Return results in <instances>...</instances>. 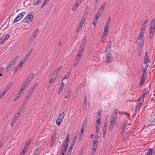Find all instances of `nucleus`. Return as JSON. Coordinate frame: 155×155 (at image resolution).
Returning <instances> with one entry per match:
<instances>
[{"label":"nucleus","instance_id":"48","mask_svg":"<svg viewBox=\"0 0 155 155\" xmlns=\"http://www.w3.org/2000/svg\"><path fill=\"white\" fill-rule=\"evenodd\" d=\"M101 112L100 111H99L97 116V119H99V118L100 119H101Z\"/></svg>","mask_w":155,"mask_h":155},{"label":"nucleus","instance_id":"25","mask_svg":"<svg viewBox=\"0 0 155 155\" xmlns=\"http://www.w3.org/2000/svg\"><path fill=\"white\" fill-rule=\"evenodd\" d=\"M42 1V0H36V1L35 3L33 4V5L34 6L38 5H40L41 2Z\"/></svg>","mask_w":155,"mask_h":155},{"label":"nucleus","instance_id":"11","mask_svg":"<svg viewBox=\"0 0 155 155\" xmlns=\"http://www.w3.org/2000/svg\"><path fill=\"white\" fill-rule=\"evenodd\" d=\"M87 12H86V11H85V13L83 15V17L82 18L81 20L80 21V23H81V24L82 25H83V24L84 22L85 19L87 18Z\"/></svg>","mask_w":155,"mask_h":155},{"label":"nucleus","instance_id":"63","mask_svg":"<svg viewBox=\"0 0 155 155\" xmlns=\"http://www.w3.org/2000/svg\"><path fill=\"white\" fill-rule=\"evenodd\" d=\"M24 64V62H23V61H21L19 63V64L18 65L20 68H21L22 67V65Z\"/></svg>","mask_w":155,"mask_h":155},{"label":"nucleus","instance_id":"54","mask_svg":"<svg viewBox=\"0 0 155 155\" xmlns=\"http://www.w3.org/2000/svg\"><path fill=\"white\" fill-rule=\"evenodd\" d=\"M20 68H21L18 65L16 66L14 69V74Z\"/></svg>","mask_w":155,"mask_h":155},{"label":"nucleus","instance_id":"56","mask_svg":"<svg viewBox=\"0 0 155 155\" xmlns=\"http://www.w3.org/2000/svg\"><path fill=\"white\" fill-rule=\"evenodd\" d=\"M83 51H79L77 55L81 57L83 54Z\"/></svg>","mask_w":155,"mask_h":155},{"label":"nucleus","instance_id":"44","mask_svg":"<svg viewBox=\"0 0 155 155\" xmlns=\"http://www.w3.org/2000/svg\"><path fill=\"white\" fill-rule=\"evenodd\" d=\"M144 97H144V96H141V97H140L139 99L138 100V101H140V102L141 103H142L143 101Z\"/></svg>","mask_w":155,"mask_h":155},{"label":"nucleus","instance_id":"58","mask_svg":"<svg viewBox=\"0 0 155 155\" xmlns=\"http://www.w3.org/2000/svg\"><path fill=\"white\" fill-rule=\"evenodd\" d=\"M6 93V92L4 91L1 94H0V98H1Z\"/></svg>","mask_w":155,"mask_h":155},{"label":"nucleus","instance_id":"59","mask_svg":"<svg viewBox=\"0 0 155 155\" xmlns=\"http://www.w3.org/2000/svg\"><path fill=\"white\" fill-rule=\"evenodd\" d=\"M97 144L92 143V148H94V149H97Z\"/></svg>","mask_w":155,"mask_h":155},{"label":"nucleus","instance_id":"57","mask_svg":"<svg viewBox=\"0 0 155 155\" xmlns=\"http://www.w3.org/2000/svg\"><path fill=\"white\" fill-rule=\"evenodd\" d=\"M79 135L80 136V137H78V138L79 140H81L82 139L84 136V134H79Z\"/></svg>","mask_w":155,"mask_h":155},{"label":"nucleus","instance_id":"24","mask_svg":"<svg viewBox=\"0 0 155 155\" xmlns=\"http://www.w3.org/2000/svg\"><path fill=\"white\" fill-rule=\"evenodd\" d=\"M142 105V103H140L138 104L136 106L135 110V111H137L141 107Z\"/></svg>","mask_w":155,"mask_h":155},{"label":"nucleus","instance_id":"42","mask_svg":"<svg viewBox=\"0 0 155 155\" xmlns=\"http://www.w3.org/2000/svg\"><path fill=\"white\" fill-rule=\"evenodd\" d=\"M126 126H127V124L126 123H124V124H123L122 127V130H121V132L122 133H123L124 132V131L126 128Z\"/></svg>","mask_w":155,"mask_h":155},{"label":"nucleus","instance_id":"37","mask_svg":"<svg viewBox=\"0 0 155 155\" xmlns=\"http://www.w3.org/2000/svg\"><path fill=\"white\" fill-rule=\"evenodd\" d=\"M153 150L152 149H149L146 155H152Z\"/></svg>","mask_w":155,"mask_h":155},{"label":"nucleus","instance_id":"6","mask_svg":"<svg viewBox=\"0 0 155 155\" xmlns=\"http://www.w3.org/2000/svg\"><path fill=\"white\" fill-rule=\"evenodd\" d=\"M61 66H59L54 71V73H53L51 77L53 76V75L55 76V77H57L58 76V74L60 71L61 70Z\"/></svg>","mask_w":155,"mask_h":155},{"label":"nucleus","instance_id":"1","mask_svg":"<svg viewBox=\"0 0 155 155\" xmlns=\"http://www.w3.org/2000/svg\"><path fill=\"white\" fill-rule=\"evenodd\" d=\"M34 16V13L33 12H30L28 15L26 16L22 20V21L26 23H28L31 22Z\"/></svg>","mask_w":155,"mask_h":155},{"label":"nucleus","instance_id":"50","mask_svg":"<svg viewBox=\"0 0 155 155\" xmlns=\"http://www.w3.org/2000/svg\"><path fill=\"white\" fill-rule=\"evenodd\" d=\"M78 5L77 4H75V5L72 8V10L74 11L78 7Z\"/></svg>","mask_w":155,"mask_h":155},{"label":"nucleus","instance_id":"4","mask_svg":"<svg viewBox=\"0 0 155 155\" xmlns=\"http://www.w3.org/2000/svg\"><path fill=\"white\" fill-rule=\"evenodd\" d=\"M111 55L112 53H106V56L104 58V61L106 62H110L112 60L111 58Z\"/></svg>","mask_w":155,"mask_h":155},{"label":"nucleus","instance_id":"9","mask_svg":"<svg viewBox=\"0 0 155 155\" xmlns=\"http://www.w3.org/2000/svg\"><path fill=\"white\" fill-rule=\"evenodd\" d=\"M111 43H110L108 44L106 46V53H112V49L111 48Z\"/></svg>","mask_w":155,"mask_h":155},{"label":"nucleus","instance_id":"27","mask_svg":"<svg viewBox=\"0 0 155 155\" xmlns=\"http://www.w3.org/2000/svg\"><path fill=\"white\" fill-rule=\"evenodd\" d=\"M87 97L86 96L85 97H84V103L83 104L84 107H85V108H86L87 107Z\"/></svg>","mask_w":155,"mask_h":155},{"label":"nucleus","instance_id":"20","mask_svg":"<svg viewBox=\"0 0 155 155\" xmlns=\"http://www.w3.org/2000/svg\"><path fill=\"white\" fill-rule=\"evenodd\" d=\"M64 84L63 82H62L61 84V86L59 88L58 91V94H60L62 92L64 86Z\"/></svg>","mask_w":155,"mask_h":155},{"label":"nucleus","instance_id":"34","mask_svg":"<svg viewBox=\"0 0 155 155\" xmlns=\"http://www.w3.org/2000/svg\"><path fill=\"white\" fill-rule=\"evenodd\" d=\"M12 84V83H10L8 84L7 85V86H6L5 89H4V91H5V92H7L8 90L10 88L11 85Z\"/></svg>","mask_w":155,"mask_h":155},{"label":"nucleus","instance_id":"62","mask_svg":"<svg viewBox=\"0 0 155 155\" xmlns=\"http://www.w3.org/2000/svg\"><path fill=\"white\" fill-rule=\"evenodd\" d=\"M31 54H29V53H27L26 54V55L25 57V58H26V60H27L29 57L30 56Z\"/></svg>","mask_w":155,"mask_h":155},{"label":"nucleus","instance_id":"2","mask_svg":"<svg viewBox=\"0 0 155 155\" xmlns=\"http://www.w3.org/2000/svg\"><path fill=\"white\" fill-rule=\"evenodd\" d=\"M64 113L62 112L61 113L60 115L58 116V118L56 120V124L58 126H60V124L62 122L64 117Z\"/></svg>","mask_w":155,"mask_h":155},{"label":"nucleus","instance_id":"22","mask_svg":"<svg viewBox=\"0 0 155 155\" xmlns=\"http://www.w3.org/2000/svg\"><path fill=\"white\" fill-rule=\"evenodd\" d=\"M149 62V57H146V58H144V63L146 64L147 67L148 66Z\"/></svg>","mask_w":155,"mask_h":155},{"label":"nucleus","instance_id":"30","mask_svg":"<svg viewBox=\"0 0 155 155\" xmlns=\"http://www.w3.org/2000/svg\"><path fill=\"white\" fill-rule=\"evenodd\" d=\"M154 30L153 31V30L152 31L151 30H150V33L149 35V37L150 39H151L153 37V35L154 34Z\"/></svg>","mask_w":155,"mask_h":155},{"label":"nucleus","instance_id":"39","mask_svg":"<svg viewBox=\"0 0 155 155\" xmlns=\"http://www.w3.org/2000/svg\"><path fill=\"white\" fill-rule=\"evenodd\" d=\"M82 26V25L81 24V23H79L76 30V32H78L79 31Z\"/></svg>","mask_w":155,"mask_h":155},{"label":"nucleus","instance_id":"45","mask_svg":"<svg viewBox=\"0 0 155 155\" xmlns=\"http://www.w3.org/2000/svg\"><path fill=\"white\" fill-rule=\"evenodd\" d=\"M142 48H143V46H141V47H140L138 49V54L139 56H140L141 55V51H142Z\"/></svg>","mask_w":155,"mask_h":155},{"label":"nucleus","instance_id":"16","mask_svg":"<svg viewBox=\"0 0 155 155\" xmlns=\"http://www.w3.org/2000/svg\"><path fill=\"white\" fill-rule=\"evenodd\" d=\"M115 122L114 121H111L109 125V129L111 130L114 127L115 125Z\"/></svg>","mask_w":155,"mask_h":155},{"label":"nucleus","instance_id":"49","mask_svg":"<svg viewBox=\"0 0 155 155\" xmlns=\"http://www.w3.org/2000/svg\"><path fill=\"white\" fill-rule=\"evenodd\" d=\"M11 66L9 64L6 67L5 71L6 72H7L11 68Z\"/></svg>","mask_w":155,"mask_h":155},{"label":"nucleus","instance_id":"33","mask_svg":"<svg viewBox=\"0 0 155 155\" xmlns=\"http://www.w3.org/2000/svg\"><path fill=\"white\" fill-rule=\"evenodd\" d=\"M54 77L51 78L49 81L50 84H52L54 81H55L56 78V77H55V76H54Z\"/></svg>","mask_w":155,"mask_h":155},{"label":"nucleus","instance_id":"3","mask_svg":"<svg viewBox=\"0 0 155 155\" xmlns=\"http://www.w3.org/2000/svg\"><path fill=\"white\" fill-rule=\"evenodd\" d=\"M18 111V112L16 114L11 122V124L12 126V127L15 122L18 118L19 117V115L22 111V110L21 109H20Z\"/></svg>","mask_w":155,"mask_h":155},{"label":"nucleus","instance_id":"28","mask_svg":"<svg viewBox=\"0 0 155 155\" xmlns=\"http://www.w3.org/2000/svg\"><path fill=\"white\" fill-rule=\"evenodd\" d=\"M56 132H54L53 133L51 137V141H54L55 140V138L56 137Z\"/></svg>","mask_w":155,"mask_h":155},{"label":"nucleus","instance_id":"10","mask_svg":"<svg viewBox=\"0 0 155 155\" xmlns=\"http://www.w3.org/2000/svg\"><path fill=\"white\" fill-rule=\"evenodd\" d=\"M150 30H151L152 31L153 30H154V29L155 28V19L153 18L152 19L151 22L150 24Z\"/></svg>","mask_w":155,"mask_h":155},{"label":"nucleus","instance_id":"41","mask_svg":"<svg viewBox=\"0 0 155 155\" xmlns=\"http://www.w3.org/2000/svg\"><path fill=\"white\" fill-rule=\"evenodd\" d=\"M144 31H145L144 28H142L140 29V34L139 35H142L143 36Z\"/></svg>","mask_w":155,"mask_h":155},{"label":"nucleus","instance_id":"18","mask_svg":"<svg viewBox=\"0 0 155 155\" xmlns=\"http://www.w3.org/2000/svg\"><path fill=\"white\" fill-rule=\"evenodd\" d=\"M31 141V139H29L26 142L24 148H25V149H26L27 150L28 147L30 144Z\"/></svg>","mask_w":155,"mask_h":155},{"label":"nucleus","instance_id":"38","mask_svg":"<svg viewBox=\"0 0 155 155\" xmlns=\"http://www.w3.org/2000/svg\"><path fill=\"white\" fill-rule=\"evenodd\" d=\"M98 137H97V136L95 137L93 139V143H96L97 144V141L98 140Z\"/></svg>","mask_w":155,"mask_h":155},{"label":"nucleus","instance_id":"64","mask_svg":"<svg viewBox=\"0 0 155 155\" xmlns=\"http://www.w3.org/2000/svg\"><path fill=\"white\" fill-rule=\"evenodd\" d=\"M81 58V57L77 55L75 59V61H79L80 60Z\"/></svg>","mask_w":155,"mask_h":155},{"label":"nucleus","instance_id":"40","mask_svg":"<svg viewBox=\"0 0 155 155\" xmlns=\"http://www.w3.org/2000/svg\"><path fill=\"white\" fill-rule=\"evenodd\" d=\"M144 31H145L144 28H142L140 29V34L139 35H142L143 36Z\"/></svg>","mask_w":155,"mask_h":155},{"label":"nucleus","instance_id":"46","mask_svg":"<svg viewBox=\"0 0 155 155\" xmlns=\"http://www.w3.org/2000/svg\"><path fill=\"white\" fill-rule=\"evenodd\" d=\"M99 0H94V5L95 8H97L98 5V2Z\"/></svg>","mask_w":155,"mask_h":155},{"label":"nucleus","instance_id":"14","mask_svg":"<svg viewBox=\"0 0 155 155\" xmlns=\"http://www.w3.org/2000/svg\"><path fill=\"white\" fill-rule=\"evenodd\" d=\"M143 36L142 35H139L138 37L137 41L140 44V46H143V43L142 42V38Z\"/></svg>","mask_w":155,"mask_h":155},{"label":"nucleus","instance_id":"21","mask_svg":"<svg viewBox=\"0 0 155 155\" xmlns=\"http://www.w3.org/2000/svg\"><path fill=\"white\" fill-rule=\"evenodd\" d=\"M106 5V3L105 2H104L102 5L101 8L99 9L98 11L102 13L104 11Z\"/></svg>","mask_w":155,"mask_h":155},{"label":"nucleus","instance_id":"32","mask_svg":"<svg viewBox=\"0 0 155 155\" xmlns=\"http://www.w3.org/2000/svg\"><path fill=\"white\" fill-rule=\"evenodd\" d=\"M102 13L101 12H98L95 16V17L94 18L98 19L100 17L101 15L102 14Z\"/></svg>","mask_w":155,"mask_h":155},{"label":"nucleus","instance_id":"29","mask_svg":"<svg viewBox=\"0 0 155 155\" xmlns=\"http://www.w3.org/2000/svg\"><path fill=\"white\" fill-rule=\"evenodd\" d=\"M34 74L33 73H31L28 76L27 79L29 80L30 81H31L34 77Z\"/></svg>","mask_w":155,"mask_h":155},{"label":"nucleus","instance_id":"5","mask_svg":"<svg viewBox=\"0 0 155 155\" xmlns=\"http://www.w3.org/2000/svg\"><path fill=\"white\" fill-rule=\"evenodd\" d=\"M10 35L8 34H5L3 35L0 39V45L4 43V41H5L10 37Z\"/></svg>","mask_w":155,"mask_h":155},{"label":"nucleus","instance_id":"55","mask_svg":"<svg viewBox=\"0 0 155 155\" xmlns=\"http://www.w3.org/2000/svg\"><path fill=\"white\" fill-rule=\"evenodd\" d=\"M110 24L106 23L105 26L104 28V30H107L108 29L109 27L110 26Z\"/></svg>","mask_w":155,"mask_h":155},{"label":"nucleus","instance_id":"13","mask_svg":"<svg viewBox=\"0 0 155 155\" xmlns=\"http://www.w3.org/2000/svg\"><path fill=\"white\" fill-rule=\"evenodd\" d=\"M39 30L38 28L36 29L34 31L33 35L31 36L30 39H32L35 37L38 33Z\"/></svg>","mask_w":155,"mask_h":155},{"label":"nucleus","instance_id":"60","mask_svg":"<svg viewBox=\"0 0 155 155\" xmlns=\"http://www.w3.org/2000/svg\"><path fill=\"white\" fill-rule=\"evenodd\" d=\"M96 149H94V148H92L91 154L92 155H94V154Z\"/></svg>","mask_w":155,"mask_h":155},{"label":"nucleus","instance_id":"47","mask_svg":"<svg viewBox=\"0 0 155 155\" xmlns=\"http://www.w3.org/2000/svg\"><path fill=\"white\" fill-rule=\"evenodd\" d=\"M70 75L69 74H66L62 78V81L64 80L65 79H67L69 76Z\"/></svg>","mask_w":155,"mask_h":155},{"label":"nucleus","instance_id":"43","mask_svg":"<svg viewBox=\"0 0 155 155\" xmlns=\"http://www.w3.org/2000/svg\"><path fill=\"white\" fill-rule=\"evenodd\" d=\"M106 129H107V127H106L105 126H104L103 129V137L104 138L105 137V134L106 132Z\"/></svg>","mask_w":155,"mask_h":155},{"label":"nucleus","instance_id":"31","mask_svg":"<svg viewBox=\"0 0 155 155\" xmlns=\"http://www.w3.org/2000/svg\"><path fill=\"white\" fill-rule=\"evenodd\" d=\"M49 0H44L41 6V8H42L48 2Z\"/></svg>","mask_w":155,"mask_h":155},{"label":"nucleus","instance_id":"23","mask_svg":"<svg viewBox=\"0 0 155 155\" xmlns=\"http://www.w3.org/2000/svg\"><path fill=\"white\" fill-rule=\"evenodd\" d=\"M35 90L34 87H31L29 91L27 94L30 96Z\"/></svg>","mask_w":155,"mask_h":155},{"label":"nucleus","instance_id":"17","mask_svg":"<svg viewBox=\"0 0 155 155\" xmlns=\"http://www.w3.org/2000/svg\"><path fill=\"white\" fill-rule=\"evenodd\" d=\"M71 94V92L70 90L67 91L64 97V98H69L70 97Z\"/></svg>","mask_w":155,"mask_h":155},{"label":"nucleus","instance_id":"26","mask_svg":"<svg viewBox=\"0 0 155 155\" xmlns=\"http://www.w3.org/2000/svg\"><path fill=\"white\" fill-rule=\"evenodd\" d=\"M118 110H115L113 113L112 115L111 116L112 117H117V113Z\"/></svg>","mask_w":155,"mask_h":155},{"label":"nucleus","instance_id":"19","mask_svg":"<svg viewBox=\"0 0 155 155\" xmlns=\"http://www.w3.org/2000/svg\"><path fill=\"white\" fill-rule=\"evenodd\" d=\"M87 36H85L81 44V45H83V46H85L86 45L87 43Z\"/></svg>","mask_w":155,"mask_h":155},{"label":"nucleus","instance_id":"8","mask_svg":"<svg viewBox=\"0 0 155 155\" xmlns=\"http://www.w3.org/2000/svg\"><path fill=\"white\" fill-rule=\"evenodd\" d=\"M107 30H104L103 32L102 38L101 39V41L103 42L105 39V38L107 35Z\"/></svg>","mask_w":155,"mask_h":155},{"label":"nucleus","instance_id":"15","mask_svg":"<svg viewBox=\"0 0 155 155\" xmlns=\"http://www.w3.org/2000/svg\"><path fill=\"white\" fill-rule=\"evenodd\" d=\"M68 147V143L67 141H65L64 142V144L62 146L61 149L63 150L66 151V150L67 149Z\"/></svg>","mask_w":155,"mask_h":155},{"label":"nucleus","instance_id":"61","mask_svg":"<svg viewBox=\"0 0 155 155\" xmlns=\"http://www.w3.org/2000/svg\"><path fill=\"white\" fill-rule=\"evenodd\" d=\"M97 21V19H95V18H94L92 24L94 25V26H95V25H96Z\"/></svg>","mask_w":155,"mask_h":155},{"label":"nucleus","instance_id":"53","mask_svg":"<svg viewBox=\"0 0 155 155\" xmlns=\"http://www.w3.org/2000/svg\"><path fill=\"white\" fill-rule=\"evenodd\" d=\"M18 18V17L17 16V17H16L15 18V19L13 21V23H16L17 21H19V20Z\"/></svg>","mask_w":155,"mask_h":155},{"label":"nucleus","instance_id":"51","mask_svg":"<svg viewBox=\"0 0 155 155\" xmlns=\"http://www.w3.org/2000/svg\"><path fill=\"white\" fill-rule=\"evenodd\" d=\"M100 125H101L100 124H97L96 125V131H97V130H99V129H100Z\"/></svg>","mask_w":155,"mask_h":155},{"label":"nucleus","instance_id":"7","mask_svg":"<svg viewBox=\"0 0 155 155\" xmlns=\"http://www.w3.org/2000/svg\"><path fill=\"white\" fill-rule=\"evenodd\" d=\"M146 76L147 75H144L143 74H142V75L140 78V81L139 84L140 87H142L143 85L144 84V82L145 81V78L146 77Z\"/></svg>","mask_w":155,"mask_h":155},{"label":"nucleus","instance_id":"36","mask_svg":"<svg viewBox=\"0 0 155 155\" xmlns=\"http://www.w3.org/2000/svg\"><path fill=\"white\" fill-rule=\"evenodd\" d=\"M148 21V20L147 19H146L145 20L143 21V23L142 24V28H145L146 27V25L147 23V22Z\"/></svg>","mask_w":155,"mask_h":155},{"label":"nucleus","instance_id":"12","mask_svg":"<svg viewBox=\"0 0 155 155\" xmlns=\"http://www.w3.org/2000/svg\"><path fill=\"white\" fill-rule=\"evenodd\" d=\"M30 97V96L27 94L26 96L24 98V100L23 101L22 103V107H23L24 105H25L27 103V101L29 99Z\"/></svg>","mask_w":155,"mask_h":155},{"label":"nucleus","instance_id":"52","mask_svg":"<svg viewBox=\"0 0 155 155\" xmlns=\"http://www.w3.org/2000/svg\"><path fill=\"white\" fill-rule=\"evenodd\" d=\"M85 47L84 46H83V45H80V47L79 48V51H83Z\"/></svg>","mask_w":155,"mask_h":155},{"label":"nucleus","instance_id":"35","mask_svg":"<svg viewBox=\"0 0 155 155\" xmlns=\"http://www.w3.org/2000/svg\"><path fill=\"white\" fill-rule=\"evenodd\" d=\"M25 12H23L20 13V14H19L18 15V17H19L20 18H21V19L23 18L25 14Z\"/></svg>","mask_w":155,"mask_h":155}]
</instances>
